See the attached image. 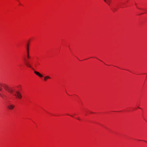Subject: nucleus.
I'll return each mask as SVG.
<instances>
[{
	"instance_id": "f257e3e1",
	"label": "nucleus",
	"mask_w": 147,
	"mask_h": 147,
	"mask_svg": "<svg viewBox=\"0 0 147 147\" xmlns=\"http://www.w3.org/2000/svg\"><path fill=\"white\" fill-rule=\"evenodd\" d=\"M2 87H3L4 89L11 94H12L13 92V90L9 87L6 84H2Z\"/></svg>"
},
{
	"instance_id": "f03ea898",
	"label": "nucleus",
	"mask_w": 147,
	"mask_h": 147,
	"mask_svg": "<svg viewBox=\"0 0 147 147\" xmlns=\"http://www.w3.org/2000/svg\"><path fill=\"white\" fill-rule=\"evenodd\" d=\"M25 65L27 66L28 67H29L30 68H32L33 70H34V69H33L31 65L30 64V63L27 61L26 59L25 60Z\"/></svg>"
},
{
	"instance_id": "7ed1b4c3",
	"label": "nucleus",
	"mask_w": 147,
	"mask_h": 147,
	"mask_svg": "<svg viewBox=\"0 0 147 147\" xmlns=\"http://www.w3.org/2000/svg\"><path fill=\"white\" fill-rule=\"evenodd\" d=\"M14 95L17 96V97L19 99H21L22 98V95L19 92H16V94H15Z\"/></svg>"
},
{
	"instance_id": "20e7f679",
	"label": "nucleus",
	"mask_w": 147,
	"mask_h": 147,
	"mask_svg": "<svg viewBox=\"0 0 147 147\" xmlns=\"http://www.w3.org/2000/svg\"><path fill=\"white\" fill-rule=\"evenodd\" d=\"M27 58L28 59H29L30 58V56L29 55V45L28 44L27 45Z\"/></svg>"
},
{
	"instance_id": "39448f33",
	"label": "nucleus",
	"mask_w": 147,
	"mask_h": 147,
	"mask_svg": "<svg viewBox=\"0 0 147 147\" xmlns=\"http://www.w3.org/2000/svg\"><path fill=\"white\" fill-rule=\"evenodd\" d=\"M34 73L37 75L38 76H39L40 77H42L43 76L42 75L40 74L39 72L36 71H34Z\"/></svg>"
},
{
	"instance_id": "423d86ee",
	"label": "nucleus",
	"mask_w": 147,
	"mask_h": 147,
	"mask_svg": "<svg viewBox=\"0 0 147 147\" xmlns=\"http://www.w3.org/2000/svg\"><path fill=\"white\" fill-rule=\"evenodd\" d=\"M108 5H110L111 0H103Z\"/></svg>"
},
{
	"instance_id": "0eeeda50",
	"label": "nucleus",
	"mask_w": 147,
	"mask_h": 147,
	"mask_svg": "<svg viewBox=\"0 0 147 147\" xmlns=\"http://www.w3.org/2000/svg\"><path fill=\"white\" fill-rule=\"evenodd\" d=\"M14 107V105H10L8 106V108L10 109H12Z\"/></svg>"
},
{
	"instance_id": "6e6552de",
	"label": "nucleus",
	"mask_w": 147,
	"mask_h": 147,
	"mask_svg": "<svg viewBox=\"0 0 147 147\" xmlns=\"http://www.w3.org/2000/svg\"><path fill=\"white\" fill-rule=\"evenodd\" d=\"M51 78L49 76H46L44 78V80L45 81H46L47 80V79H50Z\"/></svg>"
},
{
	"instance_id": "1a4fd4ad",
	"label": "nucleus",
	"mask_w": 147,
	"mask_h": 147,
	"mask_svg": "<svg viewBox=\"0 0 147 147\" xmlns=\"http://www.w3.org/2000/svg\"><path fill=\"white\" fill-rule=\"evenodd\" d=\"M0 96L2 98H4V97L5 96V95L4 94V92H2V94H1L0 93Z\"/></svg>"
},
{
	"instance_id": "9d476101",
	"label": "nucleus",
	"mask_w": 147,
	"mask_h": 147,
	"mask_svg": "<svg viewBox=\"0 0 147 147\" xmlns=\"http://www.w3.org/2000/svg\"><path fill=\"white\" fill-rule=\"evenodd\" d=\"M2 86V84L1 83H0V86ZM2 90V88H1L0 87V91H1Z\"/></svg>"
},
{
	"instance_id": "9b49d317",
	"label": "nucleus",
	"mask_w": 147,
	"mask_h": 147,
	"mask_svg": "<svg viewBox=\"0 0 147 147\" xmlns=\"http://www.w3.org/2000/svg\"><path fill=\"white\" fill-rule=\"evenodd\" d=\"M69 115L70 116V115ZM72 117H73L72 116H71V115H70Z\"/></svg>"
},
{
	"instance_id": "f8f14e48",
	"label": "nucleus",
	"mask_w": 147,
	"mask_h": 147,
	"mask_svg": "<svg viewBox=\"0 0 147 147\" xmlns=\"http://www.w3.org/2000/svg\"><path fill=\"white\" fill-rule=\"evenodd\" d=\"M78 119L79 120H80V119L79 118H78Z\"/></svg>"
},
{
	"instance_id": "ddd939ff",
	"label": "nucleus",
	"mask_w": 147,
	"mask_h": 147,
	"mask_svg": "<svg viewBox=\"0 0 147 147\" xmlns=\"http://www.w3.org/2000/svg\"><path fill=\"white\" fill-rule=\"evenodd\" d=\"M115 9H114V10H113V11H115Z\"/></svg>"
}]
</instances>
